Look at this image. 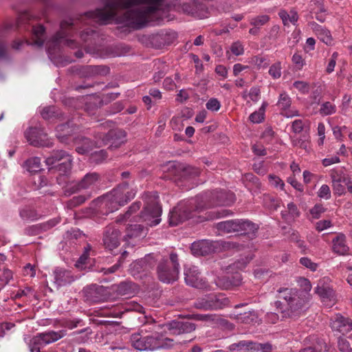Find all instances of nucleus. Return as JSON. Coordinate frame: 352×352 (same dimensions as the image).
Segmentation results:
<instances>
[{
	"mask_svg": "<svg viewBox=\"0 0 352 352\" xmlns=\"http://www.w3.org/2000/svg\"><path fill=\"white\" fill-rule=\"evenodd\" d=\"M103 8L89 13V16L102 24L110 21L133 29H140L149 22L157 21L160 13L167 10L165 0H104Z\"/></svg>",
	"mask_w": 352,
	"mask_h": 352,
	"instance_id": "1",
	"label": "nucleus"
},
{
	"mask_svg": "<svg viewBox=\"0 0 352 352\" xmlns=\"http://www.w3.org/2000/svg\"><path fill=\"white\" fill-rule=\"evenodd\" d=\"M146 199L145 206L139 215L134 214L140 209L141 202L135 201L124 214L117 217L116 223H123L132 218L135 221H144L151 227L159 224L161 221L162 208L158 204V196L155 192L150 193L146 195Z\"/></svg>",
	"mask_w": 352,
	"mask_h": 352,
	"instance_id": "2",
	"label": "nucleus"
},
{
	"mask_svg": "<svg viewBox=\"0 0 352 352\" xmlns=\"http://www.w3.org/2000/svg\"><path fill=\"white\" fill-rule=\"evenodd\" d=\"M278 292L279 298L286 302V304H284L277 300L274 303L277 310L282 314V317L299 316L304 310L305 300L298 296V291L293 288H280Z\"/></svg>",
	"mask_w": 352,
	"mask_h": 352,
	"instance_id": "3",
	"label": "nucleus"
},
{
	"mask_svg": "<svg viewBox=\"0 0 352 352\" xmlns=\"http://www.w3.org/2000/svg\"><path fill=\"white\" fill-rule=\"evenodd\" d=\"M199 200L197 210H203L218 206H228L235 201V196L231 192L225 190L214 191L210 195L197 197Z\"/></svg>",
	"mask_w": 352,
	"mask_h": 352,
	"instance_id": "4",
	"label": "nucleus"
},
{
	"mask_svg": "<svg viewBox=\"0 0 352 352\" xmlns=\"http://www.w3.org/2000/svg\"><path fill=\"white\" fill-rule=\"evenodd\" d=\"M179 272L178 256L175 253H171L169 259L161 260L157 267L159 279L166 283H170L177 280Z\"/></svg>",
	"mask_w": 352,
	"mask_h": 352,
	"instance_id": "5",
	"label": "nucleus"
},
{
	"mask_svg": "<svg viewBox=\"0 0 352 352\" xmlns=\"http://www.w3.org/2000/svg\"><path fill=\"white\" fill-rule=\"evenodd\" d=\"M160 326L155 322L151 324V327L145 325L141 330V332H151V335L145 336L146 341L147 350L154 351L160 349H168L174 345L173 340L164 337L160 334L159 330Z\"/></svg>",
	"mask_w": 352,
	"mask_h": 352,
	"instance_id": "6",
	"label": "nucleus"
},
{
	"mask_svg": "<svg viewBox=\"0 0 352 352\" xmlns=\"http://www.w3.org/2000/svg\"><path fill=\"white\" fill-rule=\"evenodd\" d=\"M230 304L228 298L224 294H210L198 298L193 303V307L202 310H217L228 307Z\"/></svg>",
	"mask_w": 352,
	"mask_h": 352,
	"instance_id": "7",
	"label": "nucleus"
},
{
	"mask_svg": "<svg viewBox=\"0 0 352 352\" xmlns=\"http://www.w3.org/2000/svg\"><path fill=\"white\" fill-rule=\"evenodd\" d=\"M199 200L197 198L196 200H192L190 201L180 202L173 210L170 212L169 214V223L172 226H175L180 223L192 217V208L195 206H198ZM196 210H198L196 208Z\"/></svg>",
	"mask_w": 352,
	"mask_h": 352,
	"instance_id": "8",
	"label": "nucleus"
},
{
	"mask_svg": "<svg viewBox=\"0 0 352 352\" xmlns=\"http://www.w3.org/2000/svg\"><path fill=\"white\" fill-rule=\"evenodd\" d=\"M72 23H69L67 21H63L61 23L60 28L61 30L60 32H57L56 35L53 36V38L47 42L46 47L48 53L52 55L53 54V50L58 45L60 44H64L69 47H75V41L67 38V34L65 30V28L66 25H71Z\"/></svg>",
	"mask_w": 352,
	"mask_h": 352,
	"instance_id": "9",
	"label": "nucleus"
},
{
	"mask_svg": "<svg viewBox=\"0 0 352 352\" xmlns=\"http://www.w3.org/2000/svg\"><path fill=\"white\" fill-rule=\"evenodd\" d=\"M184 279L188 285L201 289H208L207 283L200 276L197 267L192 265H184Z\"/></svg>",
	"mask_w": 352,
	"mask_h": 352,
	"instance_id": "10",
	"label": "nucleus"
},
{
	"mask_svg": "<svg viewBox=\"0 0 352 352\" xmlns=\"http://www.w3.org/2000/svg\"><path fill=\"white\" fill-rule=\"evenodd\" d=\"M25 136L30 144L34 146H51L52 143L48 139L47 134L43 129L31 127L25 133Z\"/></svg>",
	"mask_w": 352,
	"mask_h": 352,
	"instance_id": "11",
	"label": "nucleus"
},
{
	"mask_svg": "<svg viewBox=\"0 0 352 352\" xmlns=\"http://www.w3.org/2000/svg\"><path fill=\"white\" fill-rule=\"evenodd\" d=\"M120 232L114 225H109L105 228L103 234V245L110 251L117 248L120 244Z\"/></svg>",
	"mask_w": 352,
	"mask_h": 352,
	"instance_id": "12",
	"label": "nucleus"
},
{
	"mask_svg": "<svg viewBox=\"0 0 352 352\" xmlns=\"http://www.w3.org/2000/svg\"><path fill=\"white\" fill-rule=\"evenodd\" d=\"M86 300L98 302L104 301L107 298V291L105 287L100 285H92L85 287L83 290Z\"/></svg>",
	"mask_w": 352,
	"mask_h": 352,
	"instance_id": "13",
	"label": "nucleus"
},
{
	"mask_svg": "<svg viewBox=\"0 0 352 352\" xmlns=\"http://www.w3.org/2000/svg\"><path fill=\"white\" fill-rule=\"evenodd\" d=\"M125 137L126 133L124 131L116 129L109 130L106 135H103V137H100V138L101 139V143L103 144L111 143L109 148L113 149L118 148L122 144L125 142Z\"/></svg>",
	"mask_w": 352,
	"mask_h": 352,
	"instance_id": "14",
	"label": "nucleus"
},
{
	"mask_svg": "<svg viewBox=\"0 0 352 352\" xmlns=\"http://www.w3.org/2000/svg\"><path fill=\"white\" fill-rule=\"evenodd\" d=\"M110 192L123 206L133 199L136 194V191L130 188L126 183H123Z\"/></svg>",
	"mask_w": 352,
	"mask_h": 352,
	"instance_id": "15",
	"label": "nucleus"
},
{
	"mask_svg": "<svg viewBox=\"0 0 352 352\" xmlns=\"http://www.w3.org/2000/svg\"><path fill=\"white\" fill-rule=\"evenodd\" d=\"M155 261L154 256L152 254H148L130 265L131 273L135 276L142 271H147L155 266Z\"/></svg>",
	"mask_w": 352,
	"mask_h": 352,
	"instance_id": "16",
	"label": "nucleus"
},
{
	"mask_svg": "<svg viewBox=\"0 0 352 352\" xmlns=\"http://www.w3.org/2000/svg\"><path fill=\"white\" fill-rule=\"evenodd\" d=\"M331 327L333 331H339L342 334L347 333L352 330V320L338 314L331 319Z\"/></svg>",
	"mask_w": 352,
	"mask_h": 352,
	"instance_id": "17",
	"label": "nucleus"
},
{
	"mask_svg": "<svg viewBox=\"0 0 352 352\" xmlns=\"http://www.w3.org/2000/svg\"><path fill=\"white\" fill-rule=\"evenodd\" d=\"M195 324L189 321L173 320L168 324V329L175 335L191 333L195 330Z\"/></svg>",
	"mask_w": 352,
	"mask_h": 352,
	"instance_id": "18",
	"label": "nucleus"
},
{
	"mask_svg": "<svg viewBox=\"0 0 352 352\" xmlns=\"http://www.w3.org/2000/svg\"><path fill=\"white\" fill-rule=\"evenodd\" d=\"M311 29L314 31L318 39L328 45L333 44V37L329 30L315 22L309 23Z\"/></svg>",
	"mask_w": 352,
	"mask_h": 352,
	"instance_id": "19",
	"label": "nucleus"
},
{
	"mask_svg": "<svg viewBox=\"0 0 352 352\" xmlns=\"http://www.w3.org/2000/svg\"><path fill=\"white\" fill-rule=\"evenodd\" d=\"M241 282V276L238 272H235L234 280H230V275L218 277L215 280L217 287L223 289H228L232 286H238Z\"/></svg>",
	"mask_w": 352,
	"mask_h": 352,
	"instance_id": "20",
	"label": "nucleus"
},
{
	"mask_svg": "<svg viewBox=\"0 0 352 352\" xmlns=\"http://www.w3.org/2000/svg\"><path fill=\"white\" fill-rule=\"evenodd\" d=\"M54 283L58 286H64L74 281L70 272L62 268H56L54 271Z\"/></svg>",
	"mask_w": 352,
	"mask_h": 352,
	"instance_id": "21",
	"label": "nucleus"
},
{
	"mask_svg": "<svg viewBox=\"0 0 352 352\" xmlns=\"http://www.w3.org/2000/svg\"><path fill=\"white\" fill-rule=\"evenodd\" d=\"M56 138L62 143L67 144L69 137L72 135L74 129L70 122L60 124L56 127Z\"/></svg>",
	"mask_w": 352,
	"mask_h": 352,
	"instance_id": "22",
	"label": "nucleus"
},
{
	"mask_svg": "<svg viewBox=\"0 0 352 352\" xmlns=\"http://www.w3.org/2000/svg\"><path fill=\"white\" fill-rule=\"evenodd\" d=\"M333 251L339 255L348 254L349 247L346 244V237L344 234H340L333 239Z\"/></svg>",
	"mask_w": 352,
	"mask_h": 352,
	"instance_id": "23",
	"label": "nucleus"
},
{
	"mask_svg": "<svg viewBox=\"0 0 352 352\" xmlns=\"http://www.w3.org/2000/svg\"><path fill=\"white\" fill-rule=\"evenodd\" d=\"M45 28L43 25H38L32 28V42L25 41L28 45H35L38 47H42L44 44Z\"/></svg>",
	"mask_w": 352,
	"mask_h": 352,
	"instance_id": "24",
	"label": "nucleus"
},
{
	"mask_svg": "<svg viewBox=\"0 0 352 352\" xmlns=\"http://www.w3.org/2000/svg\"><path fill=\"white\" fill-rule=\"evenodd\" d=\"M100 176L96 173H89L85 175L78 184V189H87L93 187L98 182Z\"/></svg>",
	"mask_w": 352,
	"mask_h": 352,
	"instance_id": "25",
	"label": "nucleus"
},
{
	"mask_svg": "<svg viewBox=\"0 0 352 352\" xmlns=\"http://www.w3.org/2000/svg\"><path fill=\"white\" fill-rule=\"evenodd\" d=\"M74 143L76 151L80 154H86L94 148V143L86 138H77Z\"/></svg>",
	"mask_w": 352,
	"mask_h": 352,
	"instance_id": "26",
	"label": "nucleus"
},
{
	"mask_svg": "<svg viewBox=\"0 0 352 352\" xmlns=\"http://www.w3.org/2000/svg\"><path fill=\"white\" fill-rule=\"evenodd\" d=\"M238 219L221 221L217 223V228L219 232L223 234L238 232Z\"/></svg>",
	"mask_w": 352,
	"mask_h": 352,
	"instance_id": "27",
	"label": "nucleus"
},
{
	"mask_svg": "<svg viewBox=\"0 0 352 352\" xmlns=\"http://www.w3.org/2000/svg\"><path fill=\"white\" fill-rule=\"evenodd\" d=\"M102 204L107 208V212L108 213L113 212L118 210L120 206H123L115 199L111 192L102 197Z\"/></svg>",
	"mask_w": 352,
	"mask_h": 352,
	"instance_id": "28",
	"label": "nucleus"
},
{
	"mask_svg": "<svg viewBox=\"0 0 352 352\" xmlns=\"http://www.w3.org/2000/svg\"><path fill=\"white\" fill-rule=\"evenodd\" d=\"M191 250L193 254L197 255H205L212 250L210 243L206 240L193 243Z\"/></svg>",
	"mask_w": 352,
	"mask_h": 352,
	"instance_id": "29",
	"label": "nucleus"
},
{
	"mask_svg": "<svg viewBox=\"0 0 352 352\" xmlns=\"http://www.w3.org/2000/svg\"><path fill=\"white\" fill-rule=\"evenodd\" d=\"M60 157L59 160H63V161L58 164L57 167L60 174H67L72 168V158L65 151H61L58 153Z\"/></svg>",
	"mask_w": 352,
	"mask_h": 352,
	"instance_id": "30",
	"label": "nucleus"
},
{
	"mask_svg": "<svg viewBox=\"0 0 352 352\" xmlns=\"http://www.w3.org/2000/svg\"><path fill=\"white\" fill-rule=\"evenodd\" d=\"M39 334L42 337L44 344L47 345L63 338L65 336V331L63 330L58 331H50Z\"/></svg>",
	"mask_w": 352,
	"mask_h": 352,
	"instance_id": "31",
	"label": "nucleus"
},
{
	"mask_svg": "<svg viewBox=\"0 0 352 352\" xmlns=\"http://www.w3.org/2000/svg\"><path fill=\"white\" fill-rule=\"evenodd\" d=\"M252 341L241 340L236 343L230 344L228 347L230 352H248L252 351Z\"/></svg>",
	"mask_w": 352,
	"mask_h": 352,
	"instance_id": "32",
	"label": "nucleus"
},
{
	"mask_svg": "<svg viewBox=\"0 0 352 352\" xmlns=\"http://www.w3.org/2000/svg\"><path fill=\"white\" fill-rule=\"evenodd\" d=\"M130 341L135 349L140 351H147L145 336L140 333H134L131 335Z\"/></svg>",
	"mask_w": 352,
	"mask_h": 352,
	"instance_id": "33",
	"label": "nucleus"
},
{
	"mask_svg": "<svg viewBox=\"0 0 352 352\" xmlns=\"http://www.w3.org/2000/svg\"><path fill=\"white\" fill-rule=\"evenodd\" d=\"M144 227L139 224L130 225L126 228V236L129 239L144 236L146 235Z\"/></svg>",
	"mask_w": 352,
	"mask_h": 352,
	"instance_id": "34",
	"label": "nucleus"
},
{
	"mask_svg": "<svg viewBox=\"0 0 352 352\" xmlns=\"http://www.w3.org/2000/svg\"><path fill=\"white\" fill-rule=\"evenodd\" d=\"M239 231L241 234H250L257 230V226L248 220L238 219Z\"/></svg>",
	"mask_w": 352,
	"mask_h": 352,
	"instance_id": "35",
	"label": "nucleus"
},
{
	"mask_svg": "<svg viewBox=\"0 0 352 352\" xmlns=\"http://www.w3.org/2000/svg\"><path fill=\"white\" fill-rule=\"evenodd\" d=\"M26 170L30 173H38L41 170V160L34 157L28 160L25 163Z\"/></svg>",
	"mask_w": 352,
	"mask_h": 352,
	"instance_id": "36",
	"label": "nucleus"
},
{
	"mask_svg": "<svg viewBox=\"0 0 352 352\" xmlns=\"http://www.w3.org/2000/svg\"><path fill=\"white\" fill-rule=\"evenodd\" d=\"M279 16L285 25H289L290 23L294 24L298 18L296 12L294 10H291L289 13L285 10H281L279 12Z\"/></svg>",
	"mask_w": 352,
	"mask_h": 352,
	"instance_id": "37",
	"label": "nucleus"
},
{
	"mask_svg": "<svg viewBox=\"0 0 352 352\" xmlns=\"http://www.w3.org/2000/svg\"><path fill=\"white\" fill-rule=\"evenodd\" d=\"M231 214L229 210L223 208L214 209L207 212V217H205L206 220H213L218 218L226 217Z\"/></svg>",
	"mask_w": 352,
	"mask_h": 352,
	"instance_id": "38",
	"label": "nucleus"
},
{
	"mask_svg": "<svg viewBox=\"0 0 352 352\" xmlns=\"http://www.w3.org/2000/svg\"><path fill=\"white\" fill-rule=\"evenodd\" d=\"M316 292L324 301L326 299L331 300L333 297V291L329 287L320 285V283L316 288Z\"/></svg>",
	"mask_w": 352,
	"mask_h": 352,
	"instance_id": "39",
	"label": "nucleus"
},
{
	"mask_svg": "<svg viewBox=\"0 0 352 352\" xmlns=\"http://www.w3.org/2000/svg\"><path fill=\"white\" fill-rule=\"evenodd\" d=\"M46 345L44 344L42 337L38 333L30 341V351L31 352H42L41 349L45 346Z\"/></svg>",
	"mask_w": 352,
	"mask_h": 352,
	"instance_id": "40",
	"label": "nucleus"
},
{
	"mask_svg": "<svg viewBox=\"0 0 352 352\" xmlns=\"http://www.w3.org/2000/svg\"><path fill=\"white\" fill-rule=\"evenodd\" d=\"M267 103L263 102L258 111L252 113L250 116V120L253 123H260L264 120L265 111Z\"/></svg>",
	"mask_w": 352,
	"mask_h": 352,
	"instance_id": "41",
	"label": "nucleus"
},
{
	"mask_svg": "<svg viewBox=\"0 0 352 352\" xmlns=\"http://www.w3.org/2000/svg\"><path fill=\"white\" fill-rule=\"evenodd\" d=\"M292 104L291 98L286 92H282L280 94L278 100L277 102L278 107L282 110L288 109Z\"/></svg>",
	"mask_w": 352,
	"mask_h": 352,
	"instance_id": "42",
	"label": "nucleus"
},
{
	"mask_svg": "<svg viewBox=\"0 0 352 352\" xmlns=\"http://www.w3.org/2000/svg\"><path fill=\"white\" fill-rule=\"evenodd\" d=\"M249 63L254 65L258 69L265 68L270 64L269 60L265 57L261 56H254L252 57Z\"/></svg>",
	"mask_w": 352,
	"mask_h": 352,
	"instance_id": "43",
	"label": "nucleus"
},
{
	"mask_svg": "<svg viewBox=\"0 0 352 352\" xmlns=\"http://www.w3.org/2000/svg\"><path fill=\"white\" fill-rule=\"evenodd\" d=\"M332 188L334 193L338 196L342 195L345 193V186L342 184L340 178L336 179L335 176L332 175Z\"/></svg>",
	"mask_w": 352,
	"mask_h": 352,
	"instance_id": "44",
	"label": "nucleus"
},
{
	"mask_svg": "<svg viewBox=\"0 0 352 352\" xmlns=\"http://www.w3.org/2000/svg\"><path fill=\"white\" fill-rule=\"evenodd\" d=\"M21 217L26 221H34L38 218L37 212L31 208H24L20 211Z\"/></svg>",
	"mask_w": 352,
	"mask_h": 352,
	"instance_id": "45",
	"label": "nucleus"
},
{
	"mask_svg": "<svg viewBox=\"0 0 352 352\" xmlns=\"http://www.w3.org/2000/svg\"><path fill=\"white\" fill-rule=\"evenodd\" d=\"M252 349L254 351H261V352H273L274 347L269 342L258 343L252 342Z\"/></svg>",
	"mask_w": 352,
	"mask_h": 352,
	"instance_id": "46",
	"label": "nucleus"
},
{
	"mask_svg": "<svg viewBox=\"0 0 352 352\" xmlns=\"http://www.w3.org/2000/svg\"><path fill=\"white\" fill-rule=\"evenodd\" d=\"M336 111L335 104L330 102H325L320 106V113L324 116H329L334 113Z\"/></svg>",
	"mask_w": 352,
	"mask_h": 352,
	"instance_id": "47",
	"label": "nucleus"
},
{
	"mask_svg": "<svg viewBox=\"0 0 352 352\" xmlns=\"http://www.w3.org/2000/svg\"><path fill=\"white\" fill-rule=\"evenodd\" d=\"M252 259V258H248L241 259V261H238L237 262H235L232 265H230L228 268V274L230 272H232L234 270H242L245 267L247 264L250 262V261Z\"/></svg>",
	"mask_w": 352,
	"mask_h": 352,
	"instance_id": "48",
	"label": "nucleus"
},
{
	"mask_svg": "<svg viewBox=\"0 0 352 352\" xmlns=\"http://www.w3.org/2000/svg\"><path fill=\"white\" fill-rule=\"evenodd\" d=\"M270 17L267 15H261L252 18L250 20V24L256 28L264 25L269 21Z\"/></svg>",
	"mask_w": 352,
	"mask_h": 352,
	"instance_id": "49",
	"label": "nucleus"
},
{
	"mask_svg": "<svg viewBox=\"0 0 352 352\" xmlns=\"http://www.w3.org/2000/svg\"><path fill=\"white\" fill-rule=\"evenodd\" d=\"M281 69L280 63L276 62L270 67L269 74L274 79H278L281 76Z\"/></svg>",
	"mask_w": 352,
	"mask_h": 352,
	"instance_id": "50",
	"label": "nucleus"
},
{
	"mask_svg": "<svg viewBox=\"0 0 352 352\" xmlns=\"http://www.w3.org/2000/svg\"><path fill=\"white\" fill-rule=\"evenodd\" d=\"M230 52L235 56H241L244 54V46L241 42H234L230 47Z\"/></svg>",
	"mask_w": 352,
	"mask_h": 352,
	"instance_id": "51",
	"label": "nucleus"
},
{
	"mask_svg": "<svg viewBox=\"0 0 352 352\" xmlns=\"http://www.w3.org/2000/svg\"><path fill=\"white\" fill-rule=\"evenodd\" d=\"M300 263L305 267L310 270L311 272H316L318 267V264L313 262L308 257H302L300 259Z\"/></svg>",
	"mask_w": 352,
	"mask_h": 352,
	"instance_id": "52",
	"label": "nucleus"
},
{
	"mask_svg": "<svg viewBox=\"0 0 352 352\" xmlns=\"http://www.w3.org/2000/svg\"><path fill=\"white\" fill-rule=\"evenodd\" d=\"M12 278V272L8 269L0 270V285L4 286Z\"/></svg>",
	"mask_w": 352,
	"mask_h": 352,
	"instance_id": "53",
	"label": "nucleus"
},
{
	"mask_svg": "<svg viewBox=\"0 0 352 352\" xmlns=\"http://www.w3.org/2000/svg\"><path fill=\"white\" fill-rule=\"evenodd\" d=\"M255 315L254 311H248L244 312L243 314H237L235 316V318L241 322L249 323L253 320V317Z\"/></svg>",
	"mask_w": 352,
	"mask_h": 352,
	"instance_id": "54",
	"label": "nucleus"
},
{
	"mask_svg": "<svg viewBox=\"0 0 352 352\" xmlns=\"http://www.w3.org/2000/svg\"><path fill=\"white\" fill-rule=\"evenodd\" d=\"M317 194L320 198L328 200L331 198L330 188L328 185L323 184L318 190Z\"/></svg>",
	"mask_w": 352,
	"mask_h": 352,
	"instance_id": "55",
	"label": "nucleus"
},
{
	"mask_svg": "<svg viewBox=\"0 0 352 352\" xmlns=\"http://www.w3.org/2000/svg\"><path fill=\"white\" fill-rule=\"evenodd\" d=\"M208 110L217 111L221 107V103L218 99L212 98L206 104Z\"/></svg>",
	"mask_w": 352,
	"mask_h": 352,
	"instance_id": "56",
	"label": "nucleus"
},
{
	"mask_svg": "<svg viewBox=\"0 0 352 352\" xmlns=\"http://www.w3.org/2000/svg\"><path fill=\"white\" fill-rule=\"evenodd\" d=\"M293 86L302 94H307L309 91V85L305 81H295Z\"/></svg>",
	"mask_w": 352,
	"mask_h": 352,
	"instance_id": "57",
	"label": "nucleus"
},
{
	"mask_svg": "<svg viewBox=\"0 0 352 352\" xmlns=\"http://www.w3.org/2000/svg\"><path fill=\"white\" fill-rule=\"evenodd\" d=\"M293 64L295 65L297 69H301L303 66L305 65V61L302 57V56L298 53H295L292 56V58Z\"/></svg>",
	"mask_w": 352,
	"mask_h": 352,
	"instance_id": "58",
	"label": "nucleus"
},
{
	"mask_svg": "<svg viewBox=\"0 0 352 352\" xmlns=\"http://www.w3.org/2000/svg\"><path fill=\"white\" fill-rule=\"evenodd\" d=\"M304 140L297 139L293 141L294 146H298L305 150H308L309 148V135H303Z\"/></svg>",
	"mask_w": 352,
	"mask_h": 352,
	"instance_id": "59",
	"label": "nucleus"
},
{
	"mask_svg": "<svg viewBox=\"0 0 352 352\" xmlns=\"http://www.w3.org/2000/svg\"><path fill=\"white\" fill-rule=\"evenodd\" d=\"M89 250H90L89 246H88L87 248H85V252L80 256V258H78V260L76 261V263L75 264L76 267L80 268V269L83 268V265L86 263V261L88 258V256H89L88 252Z\"/></svg>",
	"mask_w": 352,
	"mask_h": 352,
	"instance_id": "60",
	"label": "nucleus"
},
{
	"mask_svg": "<svg viewBox=\"0 0 352 352\" xmlns=\"http://www.w3.org/2000/svg\"><path fill=\"white\" fill-rule=\"evenodd\" d=\"M318 135L319 136L318 144L322 146L325 138V126L322 122H320L318 125Z\"/></svg>",
	"mask_w": 352,
	"mask_h": 352,
	"instance_id": "61",
	"label": "nucleus"
},
{
	"mask_svg": "<svg viewBox=\"0 0 352 352\" xmlns=\"http://www.w3.org/2000/svg\"><path fill=\"white\" fill-rule=\"evenodd\" d=\"M324 211L325 209L322 205L316 204L311 209L310 213L313 218L318 219Z\"/></svg>",
	"mask_w": 352,
	"mask_h": 352,
	"instance_id": "62",
	"label": "nucleus"
},
{
	"mask_svg": "<svg viewBox=\"0 0 352 352\" xmlns=\"http://www.w3.org/2000/svg\"><path fill=\"white\" fill-rule=\"evenodd\" d=\"M268 177L269 182L271 185H272L274 187H279L280 189H283V187L285 186L284 182L278 177L273 175H270Z\"/></svg>",
	"mask_w": 352,
	"mask_h": 352,
	"instance_id": "63",
	"label": "nucleus"
},
{
	"mask_svg": "<svg viewBox=\"0 0 352 352\" xmlns=\"http://www.w3.org/2000/svg\"><path fill=\"white\" fill-rule=\"evenodd\" d=\"M338 347L342 352H352L349 342L345 339H340L338 341Z\"/></svg>",
	"mask_w": 352,
	"mask_h": 352,
	"instance_id": "64",
	"label": "nucleus"
}]
</instances>
